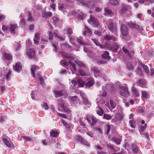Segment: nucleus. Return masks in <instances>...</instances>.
I'll return each mask as SVG.
<instances>
[{"mask_svg":"<svg viewBox=\"0 0 154 154\" xmlns=\"http://www.w3.org/2000/svg\"><path fill=\"white\" fill-rule=\"evenodd\" d=\"M8 29V27L3 25L2 26V30L4 32H6Z\"/></svg>","mask_w":154,"mask_h":154,"instance_id":"4d7b16f0","label":"nucleus"},{"mask_svg":"<svg viewBox=\"0 0 154 154\" xmlns=\"http://www.w3.org/2000/svg\"><path fill=\"white\" fill-rule=\"evenodd\" d=\"M49 39L50 40H52L53 38V33L51 32L48 33Z\"/></svg>","mask_w":154,"mask_h":154,"instance_id":"3c124183","label":"nucleus"},{"mask_svg":"<svg viewBox=\"0 0 154 154\" xmlns=\"http://www.w3.org/2000/svg\"><path fill=\"white\" fill-rule=\"evenodd\" d=\"M85 118L89 123H90L91 126H94L98 123V119L93 115H87Z\"/></svg>","mask_w":154,"mask_h":154,"instance_id":"f257e3e1","label":"nucleus"},{"mask_svg":"<svg viewBox=\"0 0 154 154\" xmlns=\"http://www.w3.org/2000/svg\"><path fill=\"white\" fill-rule=\"evenodd\" d=\"M120 30L123 36H126L128 35V30L127 27L125 25H122Z\"/></svg>","mask_w":154,"mask_h":154,"instance_id":"20e7f679","label":"nucleus"},{"mask_svg":"<svg viewBox=\"0 0 154 154\" xmlns=\"http://www.w3.org/2000/svg\"><path fill=\"white\" fill-rule=\"evenodd\" d=\"M67 33L69 35H71L72 33V30L70 28H69L67 30Z\"/></svg>","mask_w":154,"mask_h":154,"instance_id":"69168bd1","label":"nucleus"},{"mask_svg":"<svg viewBox=\"0 0 154 154\" xmlns=\"http://www.w3.org/2000/svg\"><path fill=\"white\" fill-rule=\"evenodd\" d=\"M35 51L33 49H30L26 51V54L29 58H34L35 56Z\"/></svg>","mask_w":154,"mask_h":154,"instance_id":"1a4fd4ad","label":"nucleus"},{"mask_svg":"<svg viewBox=\"0 0 154 154\" xmlns=\"http://www.w3.org/2000/svg\"><path fill=\"white\" fill-rule=\"evenodd\" d=\"M132 149L134 153H137L140 151L137 146L135 144H133L132 145Z\"/></svg>","mask_w":154,"mask_h":154,"instance_id":"a211bd4d","label":"nucleus"},{"mask_svg":"<svg viewBox=\"0 0 154 154\" xmlns=\"http://www.w3.org/2000/svg\"><path fill=\"white\" fill-rule=\"evenodd\" d=\"M107 128L106 134L109 135L111 130V125L109 124L107 125Z\"/></svg>","mask_w":154,"mask_h":154,"instance_id":"8fccbe9b","label":"nucleus"},{"mask_svg":"<svg viewBox=\"0 0 154 154\" xmlns=\"http://www.w3.org/2000/svg\"><path fill=\"white\" fill-rule=\"evenodd\" d=\"M84 50L86 53L88 54H90L91 53V51L90 50L89 48H88L85 47H84Z\"/></svg>","mask_w":154,"mask_h":154,"instance_id":"bf43d9fd","label":"nucleus"},{"mask_svg":"<svg viewBox=\"0 0 154 154\" xmlns=\"http://www.w3.org/2000/svg\"><path fill=\"white\" fill-rule=\"evenodd\" d=\"M35 39L38 40L40 39V34L39 33L37 32L35 34V36L34 37Z\"/></svg>","mask_w":154,"mask_h":154,"instance_id":"e2e57ef3","label":"nucleus"},{"mask_svg":"<svg viewBox=\"0 0 154 154\" xmlns=\"http://www.w3.org/2000/svg\"><path fill=\"white\" fill-rule=\"evenodd\" d=\"M132 92L134 97H137L139 95V92L135 88L132 89Z\"/></svg>","mask_w":154,"mask_h":154,"instance_id":"5701e85b","label":"nucleus"},{"mask_svg":"<svg viewBox=\"0 0 154 154\" xmlns=\"http://www.w3.org/2000/svg\"><path fill=\"white\" fill-rule=\"evenodd\" d=\"M57 114L59 115V116H60L64 119H67V116L65 114H62L60 113H58Z\"/></svg>","mask_w":154,"mask_h":154,"instance_id":"680f3d73","label":"nucleus"},{"mask_svg":"<svg viewBox=\"0 0 154 154\" xmlns=\"http://www.w3.org/2000/svg\"><path fill=\"white\" fill-rule=\"evenodd\" d=\"M81 143L84 144L88 146H90V144L88 143V141L86 140L83 139Z\"/></svg>","mask_w":154,"mask_h":154,"instance_id":"4c0bfd02","label":"nucleus"},{"mask_svg":"<svg viewBox=\"0 0 154 154\" xmlns=\"http://www.w3.org/2000/svg\"><path fill=\"white\" fill-rule=\"evenodd\" d=\"M13 69L17 72H20L22 69L21 63L20 62L16 63L13 66Z\"/></svg>","mask_w":154,"mask_h":154,"instance_id":"39448f33","label":"nucleus"},{"mask_svg":"<svg viewBox=\"0 0 154 154\" xmlns=\"http://www.w3.org/2000/svg\"><path fill=\"white\" fill-rule=\"evenodd\" d=\"M39 69V68L38 66H36L34 65L32 66L31 68V73L32 75V77L35 78V72L37 71Z\"/></svg>","mask_w":154,"mask_h":154,"instance_id":"2eb2a0df","label":"nucleus"},{"mask_svg":"<svg viewBox=\"0 0 154 154\" xmlns=\"http://www.w3.org/2000/svg\"><path fill=\"white\" fill-rule=\"evenodd\" d=\"M67 57L66 59H70V60H74V57L71 54H68Z\"/></svg>","mask_w":154,"mask_h":154,"instance_id":"864d4df0","label":"nucleus"},{"mask_svg":"<svg viewBox=\"0 0 154 154\" xmlns=\"http://www.w3.org/2000/svg\"><path fill=\"white\" fill-rule=\"evenodd\" d=\"M11 70H9L7 74L5 75V77H6V80H8L9 79V76L11 75Z\"/></svg>","mask_w":154,"mask_h":154,"instance_id":"5fc2aeb1","label":"nucleus"},{"mask_svg":"<svg viewBox=\"0 0 154 154\" xmlns=\"http://www.w3.org/2000/svg\"><path fill=\"white\" fill-rule=\"evenodd\" d=\"M83 102L84 104L88 106V107L91 106V102L86 97H83Z\"/></svg>","mask_w":154,"mask_h":154,"instance_id":"a878e982","label":"nucleus"},{"mask_svg":"<svg viewBox=\"0 0 154 154\" xmlns=\"http://www.w3.org/2000/svg\"><path fill=\"white\" fill-rule=\"evenodd\" d=\"M110 104L112 109L114 108L116 105V103L113 101L111 100H110Z\"/></svg>","mask_w":154,"mask_h":154,"instance_id":"a19ab883","label":"nucleus"},{"mask_svg":"<svg viewBox=\"0 0 154 154\" xmlns=\"http://www.w3.org/2000/svg\"><path fill=\"white\" fill-rule=\"evenodd\" d=\"M128 26L131 28L137 29L139 28V26L134 23H130L128 24Z\"/></svg>","mask_w":154,"mask_h":154,"instance_id":"c85d7f7f","label":"nucleus"},{"mask_svg":"<svg viewBox=\"0 0 154 154\" xmlns=\"http://www.w3.org/2000/svg\"><path fill=\"white\" fill-rule=\"evenodd\" d=\"M125 149L127 150H129L131 149V146L128 143L125 144Z\"/></svg>","mask_w":154,"mask_h":154,"instance_id":"052dcab7","label":"nucleus"},{"mask_svg":"<svg viewBox=\"0 0 154 154\" xmlns=\"http://www.w3.org/2000/svg\"><path fill=\"white\" fill-rule=\"evenodd\" d=\"M140 63L142 66L145 72L146 73H148L149 72V70L147 66L144 64L142 62Z\"/></svg>","mask_w":154,"mask_h":154,"instance_id":"c756f323","label":"nucleus"},{"mask_svg":"<svg viewBox=\"0 0 154 154\" xmlns=\"http://www.w3.org/2000/svg\"><path fill=\"white\" fill-rule=\"evenodd\" d=\"M50 7L52 8L53 11H55V6H56V4L55 3H50Z\"/></svg>","mask_w":154,"mask_h":154,"instance_id":"37998d69","label":"nucleus"},{"mask_svg":"<svg viewBox=\"0 0 154 154\" xmlns=\"http://www.w3.org/2000/svg\"><path fill=\"white\" fill-rule=\"evenodd\" d=\"M33 17L31 13L30 12H29V15L28 16V20L30 22H32L33 20Z\"/></svg>","mask_w":154,"mask_h":154,"instance_id":"a18cd8bd","label":"nucleus"},{"mask_svg":"<svg viewBox=\"0 0 154 154\" xmlns=\"http://www.w3.org/2000/svg\"><path fill=\"white\" fill-rule=\"evenodd\" d=\"M79 72L81 75L84 76L85 75L86 73L85 71L82 70H79Z\"/></svg>","mask_w":154,"mask_h":154,"instance_id":"774afa93","label":"nucleus"},{"mask_svg":"<svg viewBox=\"0 0 154 154\" xmlns=\"http://www.w3.org/2000/svg\"><path fill=\"white\" fill-rule=\"evenodd\" d=\"M129 123L130 124V126L133 128H135L136 127V125L135 124V122L134 120H131L129 121Z\"/></svg>","mask_w":154,"mask_h":154,"instance_id":"79ce46f5","label":"nucleus"},{"mask_svg":"<svg viewBox=\"0 0 154 154\" xmlns=\"http://www.w3.org/2000/svg\"><path fill=\"white\" fill-rule=\"evenodd\" d=\"M60 64L63 66L65 65L67 66L68 65V63L66 62V60L65 59L61 60L60 61Z\"/></svg>","mask_w":154,"mask_h":154,"instance_id":"e433bc0d","label":"nucleus"},{"mask_svg":"<svg viewBox=\"0 0 154 154\" xmlns=\"http://www.w3.org/2000/svg\"><path fill=\"white\" fill-rule=\"evenodd\" d=\"M109 3L113 5H116L119 3V2L117 0H110Z\"/></svg>","mask_w":154,"mask_h":154,"instance_id":"473e14b6","label":"nucleus"},{"mask_svg":"<svg viewBox=\"0 0 154 154\" xmlns=\"http://www.w3.org/2000/svg\"><path fill=\"white\" fill-rule=\"evenodd\" d=\"M24 140L25 141H31V138L29 137H26L25 136L23 137Z\"/></svg>","mask_w":154,"mask_h":154,"instance_id":"6e6d98bb","label":"nucleus"},{"mask_svg":"<svg viewBox=\"0 0 154 154\" xmlns=\"http://www.w3.org/2000/svg\"><path fill=\"white\" fill-rule=\"evenodd\" d=\"M97 113L99 116H102L103 114V111L102 109L100 107L97 106Z\"/></svg>","mask_w":154,"mask_h":154,"instance_id":"4be33fe9","label":"nucleus"},{"mask_svg":"<svg viewBox=\"0 0 154 154\" xmlns=\"http://www.w3.org/2000/svg\"><path fill=\"white\" fill-rule=\"evenodd\" d=\"M105 46L106 48H107L108 50L112 51H117L118 48V45L116 42L114 43L113 46L112 47L111 46L108 44H107Z\"/></svg>","mask_w":154,"mask_h":154,"instance_id":"6e6552de","label":"nucleus"},{"mask_svg":"<svg viewBox=\"0 0 154 154\" xmlns=\"http://www.w3.org/2000/svg\"><path fill=\"white\" fill-rule=\"evenodd\" d=\"M75 138L77 141L80 142L81 143L83 139L82 137L79 135H76L75 136Z\"/></svg>","mask_w":154,"mask_h":154,"instance_id":"de8ad7c7","label":"nucleus"},{"mask_svg":"<svg viewBox=\"0 0 154 154\" xmlns=\"http://www.w3.org/2000/svg\"><path fill=\"white\" fill-rule=\"evenodd\" d=\"M42 107L45 110H48L49 109V106L46 103L44 102L41 105Z\"/></svg>","mask_w":154,"mask_h":154,"instance_id":"f704fd0d","label":"nucleus"},{"mask_svg":"<svg viewBox=\"0 0 154 154\" xmlns=\"http://www.w3.org/2000/svg\"><path fill=\"white\" fill-rule=\"evenodd\" d=\"M106 88L108 91L112 94H114L115 93L116 89L113 85H108L107 86Z\"/></svg>","mask_w":154,"mask_h":154,"instance_id":"ddd939ff","label":"nucleus"},{"mask_svg":"<svg viewBox=\"0 0 154 154\" xmlns=\"http://www.w3.org/2000/svg\"><path fill=\"white\" fill-rule=\"evenodd\" d=\"M87 134L89 136L91 137H93V136L94 133L92 131H88L87 132Z\"/></svg>","mask_w":154,"mask_h":154,"instance_id":"13d9d810","label":"nucleus"},{"mask_svg":"<svg viewBox=\"0 0 154 154\" xmlns=\"http://www.w3.org/2000/svg\"><path fill=\"white\" fill-rule=\"evenodd\" d=\"M77 82H78L79 85L81 87H83L85 84V82L83 81L80 78L78 79Z\"/></svg>","mask_w":154,"mask_h":154,"instance_id":"2f4dec72","label":"nucleus"},{"mask_svg":"<svg viewBox=\"0 0 154 154\" xmlns=\"http://www.w3.org/2000/svg\"><path fill=\"white\" fill-rule=\"evenodd\" d=\"M108 28L112 32H114L116 29V26L113 22H110L109 23L107 26Z\"/></svg>","mask_w":154,"mask_h":154,"instance_id":"f8f14e48","label":"nucleus"},{"mask_svg":"<svg viewBox=\"0 0 154 154\" xmlns=\"http://www.w3.org/2000/svg\"><path fill=\"white\" fill-rule=\"evenodd\" d=\"M82 3L84 5L89 8L91 9L93 8L94 7V3L92 1L83 2Z\"/></svg>","mask_w":154,"mask_h":154,"instance_id":"0eeeda50","label":"nucleus"},{"mask_svg":"<svg viewBox=\"0 0 154 154\" xmlns=\"http://www.w3.org/2000/svg\"><path fill=\"white\" fill-rule=\"evenodd\" d=\"M61 122L63 124V125L66 128H69L70 127V125L67 123L66 122H65L64 120H62Z\"/></svg>","mask_w":154,"mask_h":154,"instance_id":"58836bf2","label":"nucleus"},{"mask_svg":"<svg viewBox=\"0 0 154 154\" xmlns=\"http://www.w3.org/2000/svg\"><path fill=\"white\" fill-rule=\"evenodd\" d=\"M91 32V30L87 27L85 26V29L83 32V34L85 35H89Z\"/></svg>","mask_w":154,"mask_h":154,"instance_id":"aec40b11","label":"nucleus"},{"mask_svg":"<svg viewBox=\"0 0 154 154\" xmlns=\"http://www.w3.org/2000/svg\"><path fill=\"white\" fill-rule=\"evenodd\" d=\"M5 117L2 114L0 115V122H2L4 121Z\"/></svg>","mask_w":154,"mask_h":154,"instance_id":"0e129e2a","label":"nucleus"},{"mask_svg":"<svg viewBox=\"0 0 154 154\" xmlns=\"http://www.w3.org/2000/svg\"><path fill=\"white\" fill-rule=\"evenodd\" d=\"M4 143L6 146L9 147H12L14 146V144L11 141H9L7 139L4 138L2 139Z\"/></svg>","mask_w":154,"mask_h":154,"instance_id":"f3484780","label":"nucleus"},{"mask_svg":"<svg viewBox=\"0 0 154 154\" xmlns=\"http://www.w3.org/2000/svg\"><path fill=\"white\" fill-rule=\"evenodd\" d=\"M4 56L5 59L8 60H11L12 58V56L9 54L5 53Z\"/></svg>","mask_w":154,"mask_h":154,"instance_id":"bb28decb","label":"nucleus"},{"mask_svg":"<svg viewBox=\"0 0 154 154\" xmlns=\"http://www.w3.org/2000/svg\"><path fill=\"white\" fill-rule=\"evenodd\" d=\"M78 97L76 96H70L69 97L68 99L69 100L71 101H74L76 100Z\"/></svg>","mask_w":154,"mask_h":154,"instance_id":"c03bdc74","label":"nucleus"},{"mask_svg":"<svg viewBox=\"0 0 154 154\" xmlns=\"http://www.w3.org/2000/svg\"><path fill=\"white\" fill-rule=\"evenodd\" d=\"M59 134V133L56 131L51 130L50 132V136L53 137L58 136Z\"/></svg>","mask_w":154,"mask_h":154,"instance_id":"b1692460","label":"nucleus"},{"mask_svg":"<svg viewBox=\"0 0 154 154\" xmlns=\"http://www.w3.org/2000/svg\"><path fill=\"white\" fill-rule=\"evenodd\" d=\"M102 56L103 58L107 60H109L111 59V57L109 56V53L107 51H105L102 54Z\"/></svg>","mask_w":154,"mask_h":154,"instance_id":"6ab92c4d","label":"nucleus"},{"mask_svg":"<svg viewBox=\"0 0 154 154\" xmlns=\"http://www.w3.org/2000/svg\"><path fill=\"white\" fill-rule=\"evenodd\" d=\"M128 88L126 85L120 87V91L119 92L118 95L124 97H128L129 94Z\"/></svg>","mask_w":154,"mask_h":154,"instance_id":"f03ea898","label":"nucleus"},{"mask_svg":"<svg viewBox=\"0 0 154 154\" xmlns=\"http://www.w3.org/2000/svg\"><path fill=\"white\" fill-rule=\"evenodd\" d=\"M130 9V7L127 5H124L122 7L121 11L122 13H124L128 11Z\"/></svg>","mask_w":154,"mask_h":154,"instance_id":"412c9836","label":"nucleus"},{"mask_svg":"<svg viewBox=\"0 0 154 154\" xmlns=\"http://www.w3.org/2000/svg\"><path fill=\"white\" fill-rule=\"evenodd\" d=\"M87 82L85 84V85L86 87L90 88L94 84L95 82L93 79L90 77L87 79Z\"/></svg>","mask_w":154,"mask_h":154,"instance_id":"9d476101","label":"nucleus"},{"mask_svg":"<svg viewBox=\"0 0 154 154\" xmlns=\"http://www.w3.org/2000/svg\"><path fill=\"white\" fill-rule=\"evenodd\" d=\"M18 27L16 24H11L10 30L11 34L14 35L17 32L18 29Z\"/></svg>","mask_w":154,"mask_h":154,"instance_id":"423d86ee","label":"nucleus"},{"mask_svg":"<svg viewBox=\"0 0 154 154\" xmlns=\"http://www.w3.org/2000/svg\"><path fill=\"white\" fill-rule=\"evenodd\" d=\"M93 130H96L97 131V133L100 134H102V130L100 128L96 127L94 128L93 129Z\"/></svg>","mask_w":154,"mask_h":154,"instance_id":"09e8293b","label":"nucleus"},{"mask_svg":"<svg viewBox=\"0 0 154 154\" xmlns=\"http://www.w3.org/2000/svg\"><path fill=\"white\" fill-rule=\"evenodd\" d=\"M91 39L94 41V43L97 46H99L102 48H104L103 45L100 44L97 39L95 38H92Z\"/></svg>","mask_w":154,"mask_h":154,"instance_id":"393cba45","label":"nucleus"},{"mask_svg":"<svg viewBox=\"0 0 154 154\" xmlns=\"http://www.w3.org/2000/svg\"><path fill=\"white\" fill-rule=\"evenodd\" d=\"M107 94L106 92L105 91H103L101 94V96L103 98H104L106 96Z\"/></svg>","mask_w":154,"mask_h":154,"instance_id":"338daca9","label":"nucleus"},{"mask_svg":"<svg viewBox=\"0 0 154 154\" xmlns=\"http://www.w3.org/2000/svg\"><path fill=\"white\" fill-rule=\"evenodd\" d=\"M104 10L106 13L109 15H111L112 13V10L108 7H106L105 8Z\"/></svg>","mask_w":154,"mask_h":154,"instance_id":"c9c22d12","label":"nucleus"},{"mask_svg":"<svg viewBox=\"0 0 154 154\" xmlns=\"http://www.w3.org/2000/svg\"><path fill=\"white\" fill-rule=\"evenodd\" d=\"M89 23L93 26L94 27H98L99 24V22L94 16L91 15L90 19L88 20Z\"/></svg>","mask_w":154,"mask_h":154,"instance_id":"7ed1b4c3","label":"nucleus"},{"mask_svg":"<svg viewBox=\"0 0 154 154\" xmlns=\"http://www.w3.org/2000/svg\"><path fill=\"white\" fill-rule=\"evenodd\" d=\"M104 39L108 41L112 40L114 41H116L118 40V38L113 35H106L104 37Z\"/></svg>","mask_w":154,"mask_h":154,"instance_id":"4468645a","label":"nucleus"},{"mask_svg":"<svg viewBox=\"0 0 154 154\" xmlns=\"http://www.w3.org/2000/svg\"><path fill=\"white\" fill-rule=\"evenodd\" d=\"M126 67L127 69L131 71L134 70V67L133 65L130 63H127Z\"/></svg>","mask_w":154,"mask_h":154,"instance_id":"7c9ffc66","label":"nucleus"},{"mask_svg":"<svg viewBox=\"0 0 154 154\" xmlns=\"http://www.w3.org/2000/svg\"><path fill=\"white\" fill-rule=\"evenodd\" d=\"M112 141L115 142L117 144H120L121 140L120 139L114 137H112Z\"/></svg>","mask_w":154,"mask_h":154,"instance_id":"72a5a7b5","label":"nucleus"},{"mask_svg":"<svg viewBox=\"0 0 154 154\" xmlns=\"http://www.w3.org/2000/svg\"><path fill=\"white\" fill-rule=\"evenodd\" d=\"M112 116L110 115L105 113L104 114L103 116V119L106 120H110L112 118Z\"/></svg>","mask_w":154,"mask_h":154,"instance_id":"cd10ccee","label":"nucleus"},{"mask_svg":"<svg viewBox=\"0 0 154 154\" xmlns=\"http://www.w3.org/2000/svg\"><path fill=\"white\" fill-rule=\"evenodd\" d=\"M76 41L79 43V45H84L85 44V43L81 39L79 38H76Z\"/></svg>","mask_w":154,"mask_h":154,"instance_id":"ea45409f","label":"nucleus"},{"mask_svg":"<svg viewBox=\"0 0 154 154\" xmlns=\"http://www.w3.org/2000/svg\"><path fill=\"white\" fill-rule=\"evenodd\" d=\"M42 15L43 17L45 18H49L52 16V14L51 12L45 11L42 12Z\"/></svg>","mask_w":154,"mask_h":154,"instance_id":"9b49d317","label":"nucleus"},{"mask_svg":"<svg viewBox=\"0 0 154 154\" xmlns=\"http://www.w3.org/2000/svg\"><path fill=\"white\" fill-rule=\"evenodd\" d=\"M60 54L64 58H67V56L68 54L65 52L63 51L60 52Z\"/></svg>","mask_w":154,"mask_h":154,"instance_id":"603ef678","label":"nucleus"},{"mask_svg":"<svg viewBox=\"0 0 154 154\" xmlns=\"http://www.w3.org/2000/svg\"><path fill=\"white\" fill-rule=\"evenodd\" d=\"M55 96L56 98L60 97L65 94V92L62 90L56 91H54Z\"/></svg>","mask_w":154,"mask_h":154,"instance_id":"dca6fc26","label":"nucleus"},{"mask_svg":"<svg viewBox=\"0 0 154 154\" xmlns=\"http://www.w3.org/2000/svg\"><path fill=\"white\" fill-rule=\"evenodd\" d=\"M122 49L123 51L125 53L127 54L128 56H129V51L128 49L126 48L124 46L122 47Z\"/></svg>","mask_w":154,"mask_h":154,"instance_id":"49530a36","label":"nucleus"}]
</instances>
